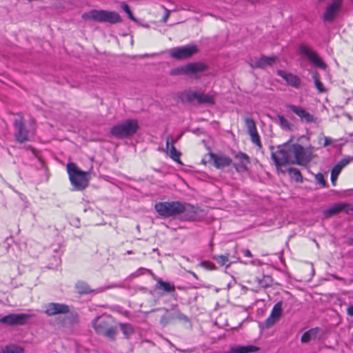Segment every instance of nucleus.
Here are the masks:
<instances>
[{
	"label": "nucleus",
	"instance_id": "obj_1",
	"mask_svg": "<svg viewBox=\"0 0 353 353\" xmlns=\"http://www.w3.org/2000/svg\"><path fill=\"white\" fill-rule=\"evenodd\" d=\"M312 148L304 149L297 143H285L279 147L276 152H272V158L277 170L285 172L283 167L290 164L307 165L312 159Z\"/></svg>",
	"mask_w": 353,
	"mask_h": 353
},
{
	"label": "nucleus",
	"instance_id": "obj_2",
	"mask_svg": "<svg viewBox=\"0 0 353 353\" xmlns=\"http://www.w3.org/2000/svg\"><path fill=\"white\" fill-rule=\"evenodd\" d=\"M139 129L137 119H125L113 125L110 130V134L119 139L132 137Z\"/></svg>",
	"mask_w": 353,
	"mask_h": 353
},
{
	"label": "nucleus",
	"instance_id": "obj_3",
	"mask_svg": "<svg viewBox=\"0 0 353 353\" xmlns=\"http://www.w3.org/2000/svg\"><path fill=\"white\" fill-rule=\"evenodd\" d=\"M67 172L73 190L82 191L88 186V172L80 170L74 163L70 162L67 164Z\"/></svg>",
	"mask_w": 353,
	"mask_h": 353
},
{
	"label": "nucleus",
	"instance_id": "obj_4",
	"mask_svg": "<svg viewBox=\"0 0 353 353\" xmlns=\"http://www.w3.org/2000/svg\"><path fill=\"white\" fill-rule=\"evenodd\" d=\"M82 19L85 21L92 20L99 23H109L115 24L121 22L119 14L114 11L105 10H92L83 13Z\"/></svg>",
	"mask_w": 353,
	"mask_h": 353
},
{
	"label": "nucleus",
	"instance_id": "obj_5",
	"mask_svg": "<svg viewBox=\"0 0 353 353\" xmlns=\"http://www.w3.org/2000/svg\"><path fill=\"white\" fill-rule=\"evenodd\" d=\"M95 332L100 334L114 339L117 335V328L112 325V318L108 315L97 316L92 322Z\"/></svg>",
	"mask_w": 353,
	"mask_h": 353
},
{
	"label": "nucleus",
	"instance_id": "obj_6",
	"mask_svg": "<svg viewBox=\"0 0 353 353\" xmlns=\"http://www.w3.org/2000/svg\"><path fill=\"white\" fill-rule=\"evenodd\" d=\"M14 128L15 139L21 143L30 141V137L34 133L33 128L25 124L23 116L21 114H18L14 120Z\"/></svg>",
	"mask_w": 353,
	"mask_h": 353
},
{
	"label": "nucleus",
	"instance_id": "obj_7",
	"mask_svg": "<svg viewBox=\"0 0 353 353\" xmlns=\"http://www.w3.org/2000/svg\"><path fill=\"white\" fill-rule=\"evenodd\" d=\"M180 201L158 202L154 205V209L161 218H175L179 215L181 210Z\"/></svg>",
	"mask_w": 353,
	"mask_h": 353
},
{
	"label": "nucleus",
	"instance_id": "obj_8",
	"mask_svg": "<svg viewBox=\"0 0 353 353\" xmlns=\"http://www.w3.org/2000/svg\"><path fill=\"white\" fill-rule=\"evenodd\" d=\"M157 310H163L165 312V314L161 317L159 321L160 324L163 327H165L176 319L181 322H190V319L180 311L176 304L172 305L170 309L161 307L157 309Z\"/></svg>",
	"mask_w": 353,
	"mask_h": 353
},
{
	"label": "nucleus",
	"instance_id": "obj_9",
	"mask_svg": "<svg viewBox=\"0 0 353 353\" xmlns=\"http://www.w3.org/2000/svg\"><path fill=\"white\" fill-rule=\"evenodd\" d=\"M285 112L289 117H292V114H294L298 116L302 122L305 123H315L316 118L310 112L306 111L304 108L301 106L295 105L292 104H285Z\"/></svg>",
	"mask_w": 353,
	"mask_h": 353
},
{
	"label": "nucleus",
	"instance_id": "obj_10",
	"mask_svg": "<svg viewBox=\"0 0 353 353\" xmlns=\"http://www.w3.org/2000/svg\"><path fill=\"white\" fill-rule=\"evenodd\" d=\"M32 315L30 314H9L0 319V323L10 326L24 325L28 323Z\"/></svg>",
	"mask_w": 353,
	"mask_h": 353
},
{
	"label": "nucleus",
	"instance_id": "obj_11",
	"mask_svg": "<svg viewBox=\"0 0 353 353\" xmlns=\"http://www.w3.org/2000/svg\"><path fill=\"white\" fill-rule=\"evenodd\" d=\"M198 52L195 45H187L181 47L173 48L170 51V56L176 59H185L190 58Z\"/></svg>",
	"mask_w": 353,
	"mask_h": 353
},
{
	"label": "nucleus",
	"instance_id": "obj_12",
	"mask_svg": "<svg viewBox=\"0 0 353 353\" xmlns=\"http://www.w3.org/2000/svg\"><path fill=\"white\" fill-rule=\"evenodd\" d=\"M208 65L203 63L196 62L190 63L184 66L176 68L172 70V74H197L201 72H203L208 69Z\"/></svg>",
	"mask_w": 353,
	"mask_h": 353
},
{
	"label": "nucleus",
	"instance_id": "obj_13",
	"mask_svg": "<svg viewBox=\"0 0 353 353\" xmlns=\"http://www.w3.org/2000/svg\"><path fill=\"white\" fill-rule=\"evenodd\" d=\"M121 284L112 283L109 285L99 288L96 290H92L90 288V287L89 286V285L83 281H78L76 283L75 286H74L77 292L80 294H89L91 292L101 293V292H103L105 290L111 289V288H121Z\"/></svg>",
	"mask_w": 353,
	"mask_h": 353
},
{
	"label": "nucleus",
	"instance_id": "obj_14",
	"mask_svg": "<svg viewBox=\"0 0 353 353\" xmlns=\"http://www.w3.org/2000/svg\"><path fill=\"white\" fill-rule=\"evenodd\" d=\"M182 100L189 103L196 101L199 104H213L214 103L213 95L199 92H188L182 98Z\"/></svg>",
	"mask_w": 353,
	"mask_h": 353
},
{
	"label": "nucleus",
	"instance_id": "obj_15",
	"mask_svg": "<svg viewBox=\"0 0 353 353\" xmlns=\"http://www.w3.org/2000/svg\"><path fill=\"white\" fill-rule=\"evenodd\" d=\"M299 50L301 54L305 56L314 65L322 69H325L326 64L310 47L302 44L299 46Z\"/></svg>",
	"mask_w": 353,
	"mask_h": 353
},
{
	"label": "nucleus",
	"instance_id": "obj_16",
	"mask_svg": "<svg viewBox=\"0 0 353 353\" xmlns=\"http://www.w3.org/2000/svg\"><path fill=\"white\" fill-rule=\"evenodd\" d=\"M208 155L210 161H213L214 166L217 169H224L232 163V159L225 154L210 152Z\"/></svg>",
	"mask_w": 353,
	"mask_h": 353
},
{
	"label": "nucleus",
	"instance_id": "obj_17",
	"mask_svg": "<svg viewBox=\"0 0 353 353\" xmlns=\"http://www.w3.org/2000/svg\"><path fill=\"white\" fill-rule=\"evenodd\" d=\"M343 0H332L327 6L324 14L323 21L332 22L336 17L342 7Z\"/></svg>",
	"mask_w": 353,
	"mask_h": 353
},
{
	"label": "nucleus",
	"instance_id": "obj_18",
	"mask_svg": "<svg viewBox=\"0 0 353 353\" xmlns=\"http://www.w3.org/2000/svg\"><path fill=\"white\" fill-rule=\"evenodd\" d=\"M180 208L179 216L181 220L193 221L197 219V208L194 205L181 202Z\"/></svg>",
	"mask_w": 353,
	"mask_h": 353
},
{
	"label": "nucleus",
	"instance_id": "obj_19",
	"mask_svg": "<svg viewBox=\"0 0 353 353\" xmlns=\"http://www.w3.org/2000/svg\"><path fill=\"white\" fill-rule=\"evenodd\" d=\"M350 211L353 212V205L347 203H338L324 211V216L326 218L331 217L341 212L348 214Z\"/></svg>",
	"mask_w": 353,
	"mask_h": 353
},
{
	"label": "nucleus",
	"instance_id": "obj_20",
	"mask_svg": "<svg viewBox=\"0 0 353 353\" xmlns=\"http://www.w3.org/2000/svg\"><path fill=\"white\" fill-rule=\"evenodd\" d=\"M154 290L158 291V294L160 296H163L165 294H172L174 293L176 288L174 283L165 281L162 279H159L154 286Z\"/></svg>",
	"mask_w": 353,
	"mask_h": 353
},
{
	"label": "nucleus",
	"instance_id": "obj_21",
	"mask_svg": "<svg viewBox=\"0 0 353 353\" xmlns=\"http://www.w3.org/2000/svg\"><path fill=\"white\" fill-rule=\"evenodd\" d=\"M70 307L63 303H49L46 305L45 313L48 316H54L59 314H68Z\"/></svg>",
	"mask_w": 353,
	"mask_h": 353
},
{
	"label": "nucleus",
	"instance_id": "obj_22",
	"mask_svg": "<svg viewBox=\"0 0 353 353\" xmlns=\"http://www.w3.org/2000/svg\"><path fill=\"white\" fill-rule=\"evenodd\" d=\"M283 302H277L273 307L270 316L266 319V327L274 325L280 319L282 314Z\"/></svg>",
	"mask_w": 353,
	"mask_h": 353
},
{
	"label": "nucleus",
	"instance_id": "obj_23",
	"mask_svg": "<svg viewBox=\"0 0 353 353\" xmlns=\"http://www.w3.org/2000/svg\"><path fill=\"white\" fill-rule=\"evenodd\" d=\"M245 123L248 131L252 137V142L261 146L259 136L257 133L254 120L252 119L246 117L245 119Z\"/></svg>",
	"mask_w": 353,
	"mask_h": 353
},
{
	"label": "nucleus",
	"instance_id": "obj_24",
	"mask_svg": "<svg viewBox=\"0 0 353 353\" xmlns=\"http://www.w3.org/2000/svg\"><path fill=\"white\" fill-rule=\"evenodd\" d=\"M278 74L281 77L288 85L298 87L300 83V79L292 73H288L284 70H278Z\"/></svg>",
	"mask_w": 353,
	"mask_h": 353
},
{
	"label": "nucleus",
	"instance_id": "obj_25",
	"mask_svg": "<svg viewBox=\"0 0 353 353\" xmlns=\"http://www.w3.org/2000/svg\"><path fill=\"white\" fill-rule=\"evenodd\" d=\"M235 157L239 161L238 163H234L236 170L237 171L245 170L247 169V164L250 163L248 156L243 152H239L236 154Z\"/></svg>",
	"mask_w": 353,
	"mask_h": 353
},
{
	"label": "nucleus",
	"instance_id": "obj_26",
	"mask_svg": "<svg viewBox=\"0 0 353 353\" xmlns=\"http://www.w3.org/2000/svg\"><path fill=\"white\" fill-rule=\"evenodd\" d=\"M259 347L253 345H236L231 348L232 353H250L256 352Z\"/></svg>",
	"mask_w": 353,
	"mask_h": 353
},
{
	"label": "nucleus",
	"instance_id": "obj_27",
	"mask_svg": "<svg viewBox=\"0 0 353 353\" xmlns=\"http://www.w3.org/2000/svg\"><path fill=\"white\" fill-rule=\"evenodd\" d=\"M274 121L285 130L292 131L294 128V125L289 122L283 116L277 115L274 118Z\"/></svg>",
	"mask_w": 353,
	"mask_h": 353
},
{
	"label": "nucleus",
	"instance_id": "obj_28",
	"mask_svg": "<svg viewBox=\"0 0 353 353\" xmlns=\"http://www.w3.org/2000/svg\"><path fill=\"white\" fill-rule=\"evenodd\" d=\"M319 332L320 329L319 327L312 328L310 330L305 332L301 336V342L303 343H307L311 340L314 339Z\"/></svg>",
	"mask_w": 353,
	"mask_h": 353
},
{
	"label": "nucleus",
	"instance_id": "obj_29",
	"mask_svg": "<svg viewBox=\"0 0 353 353\" xmlns=\"http://www.w3.org/2000/svg\"><path fill=\"white\" fill-rule=\"evenodd\" d=\"M285 172H288L290 178L294 180L296 182H302L303 176L300 170L295 168H289L286 170H283Z\"/></svg>",
	"mask_w": 353,
	"mask_h": 353
},
{
	"label": "nucleus",
	"instance_id": "obj_30",
	"mask_svg": "<svg viewBox=\"0 0 353 353\" xmlns=\"http://www.w3.org/2000/svg\"><path fill=\"white\" fill-rule=\"evenodd\" d=\"M121 331L123 334L125 339H129L134 333L133 326L130 323H119Z\"/></svg>",
	"mask_w": 353,
	"mask_h": 353
},
{
	"label": "nucleus",
	"instance_id": "obj_31",
	"mask_svg": "<svg viewBox=\"0 0 353 353\" xmlns=\"http://www.w3.org/2000/svg\"><path fill=\"white\" fill-rule=\"evenodd\" d=\"M23 348L15 344H10L0 350V353H23Z\"/></svg>",
	"mask_w": 353,
	"mask_h": 353
},
{
	"label": "nucleus",
	"instance_id": "obj_32",
	"mask_svg": "<svg viewBox=\"0 0 353 353\" xmlns=\"http://www.w3.org/2000/svg\"><path fill=\"white\" fill-rule=\"evenodd\" d=\"M250 65L253 68H265V56L262 55L259 59H251Z\"/></svg>",
	"mask_w": 353,
	"mask_h": 353
},
{
	"label": "nucleus",
	"instance_id": "obj_33",
	"mask_svg": "<svg viewBox=\"0 0 353 353\" xmlns=\"http://www.w3.org/2000/svg\"><path fill=\"white\" fill-rule=\"evenodd\" d=\"M170 151V157L172 158V159L174 160V161L179 162L180 156L181 154L180 152L176 150V148L174 146V144H171Z\"/></svg>",
	"mask_w": 353,
	"mask_h": 353
},
{
	"label": "nucleus",
	"instance_id": "obj_34",
	"mask_svg": "<svg viewBox=\"0 0 353 353\" xmlns=\"http://www.w3.org/2000/svg\"><path fill=\"white\" fill-rule=\"evenodd\" d=\"M341 170L339 169V167H334L332 170V172H331V181H332V183L335 185H336V181L337 180V178L339 175V174L341 173Z\"/></svg>",
	"mask_w": 353,
	"mask_h": 353
},
{
	"label": "nucleus",
	"instance_id": "obj_35",
	"mask_svg": "<svg viewBox=\"0 0 353 353\" xmlns=\"http://www.w3.org/2000/svg\"><path fill=\"white\" fill-rule=\"evenodd\" d=\"M121 8L128 14V17L129 19H130L132 21H136V19L134 18V17L128 4L123 3L121 4Z\"/></svg>",
	"mask_w": 353,
	"mask_h": 353
},
{
	"label": "nucleus",
	"instance_id": "obj_36",
	"mask_svg": "<svg viewBox=\"0 0 353 353\" xmlns=\"http://www.w3.org/2000/svg\"><path fill=\"white\" fill-rule=\"evenodd\" d=\"M213 259H214L221 265H224L228 261V255L214 256Z\"/></svg>",
	"mask_w": 353,
	"mask_h": 353
},
{
	"label": "nucleus",
	"instance_id": "obj_37",
	"mask_svg": "<svg viewBox=\"0 0 353 353\" xmlns=\"http://www.w3.org/2000/svg\"><path fill=\"white\" fill-rule=\"evenodd\" d=\"M353 160V158L347 157L342 159L339 162H338L334 166L339 167V169L342 170V169L345 167L347 165L350 163V162Z\"/></svg>",
	"mask_w": 353,
	"mask_h": 353
},
{
	"label": "nucleus",
	"instance_id": "obj_38",
	"mask_svg": "<svg viewBox=\"0 0 353 353\" xmlns=\"http://www.w3.org/2000/svg\"><path fill=\"white\" fill-rule=\"evenodd\" d=\"M183 134H180L176 137V139H173L171 135H169L167 137L166 140V148L167 149L169 148L170 144H174L176 143L182 137Z\"/></svg>",
	"mask_w": 353,
	"mask_h": 353
},
{
	"label": "nucleus",
	"instance_id": "obj_39",
	"mask_svg": "<svg viewBox=\"0 0 353 353\" xmlns=\"http://www.w3.org/2000/svg\"><path fill=\"white\" fill-rule=\"evenodd\" d=\"M146 272H150L151 273V271L150 270H148L146 268H139L136 272L132 273L130 276V277H137V276H139L140 275H142V274H145Z\"/></svg>",
	"mask_w": 353,
	"mask_h": 353
},
{
	"label": "nucleus",
	"instance_id": "obj_40",
	"mask_svg": "<svg viewBox=\"0 0 353 353\" xmlns=\"http://www.w3.org/2000/svg\"><path fill=\"white\" fill-rule=\"evenodd\" d=\"M201 265L206 270H213L216 269L214 263L210 261H203L201 262Z\"/></svg>",
	"mask_w": 353,
	"mask_h": 353
},
{
	"label": "nucleus",
	"instance_id": "obj_41",
	"mask_svg": "<svg viewBox=\"0 0 353 353\" xmlns=\"http://www.w3.org/2000/svg\"><path fill=\"white\" fill-rule=\"evenodd\" d=\"M67 319L72 324L77 323L79 322V315L77 313H70L67 315Z\"/></svg>",
	"mask_w": 353,
	"mask_h": 353
},
{
	"label": "nucleus",
	"instance_id": "obj_42",
	"mask_svg": "<svg viewBox=\"0 0 353 353\" xmlns=\"http://www.w3.org/2000/svg\"><path fill=\"white\" fill-rule=\"evenodd\" d=\"M315 179L318 183L322 185L323 187L327 186V183L324 179V175L322 173H318L315 176Z\"/></svg>",
	"mask_w": 353,
	"mask_h": 353
},
{
	"label": "nucleus",
	"instance_id": "obj_43",
	"mask_svg": "<svg viewBox=\"0 0 353 353\" xmlns=\"http://www.w3.org/2000/svg\"><path fill=\"white\" fill-rule=\"evenodd\" d=\"M312 78H313V79L314 81L316 88H323V84L321 82L319 77V75L317 74H316V73L313 74H312Z\"/></svg>",
	"mask_w": 353,
	"mask_h": 353
},
{
	"label": "nucleus",
	"instance_id": "obj_44",
	"mask_svg": "<svg viewBox=\"0 0 353 353\" xmlns=\"http://www.w3.org/2000/svg\"><path fill=\"white\" fill-rule=\"evenodd\" d=\"M333 143V139L329 137H324L323 147H327Z\"/></svg>",
	"mask_w": 353,
	"mask_h": 353
},
{
	"label": "nucleus",
	"instance_id": "obj_45",
	"mask_svg": "<svg viewBox=\"0 0 353 353\" xmlns=\"http://www.w3.org/2000/svg\"><path fill=\"white\" fill-rule=\"evenodd\" d=\"M347 313L349 316H353V305H350L347 307Z\"/></svg>",
	"mask_w": 353,
	"mask_h": 353
},
{
	"label": "nucleus",
	"instance_id": "obj_46",
	"mask_svg": "<svg viewBox=\"0 0 353 353\" xmlns=\"http://www.w3.org/2000/svg\"><path fill=\"white\" fill-rule=\"evenodd\" d=\"M243 254L245 256L251 257L252 256L251 252L249 250H243Z\"/></svg>",
	"mask_w": 353,
	"mask_h": 353
},
{
	"label": "nucleus",
	"instance_id": "obj_47",
	"mask_svg": "<svg viewBox=\"0 0 353 353\" xmlns=\"http://www.w3.org/2000/svg\"><path fill=\"white\" fill-rule=\"evenodd\" d=\"M54 261H55L57 265H59L61 263L60 255L54 256Z\"/></svg>",
	"mask_w": 353,
	"mask_h": 353
},
{
	"label": "nucleus",
	"instance_id": "obj_48",
	"mask_svg": "<svg viewBox=\"0 0 353 353\" xmlns=\"http://www.w3.org/2000/svg\"><path fill=\"white\" fill-rule=\"evenodd\" d=\"M165 11H166V14H165V15L164 16V17H163V21H164L165 22L168 20V17H169V15H170V11H169V10H168L167 9H165Z\"/></svg>",
	"mask_w": 353,
	"mask_h": 353
},
{
	"label": "nucleus",
	"instance_id": "obj_49",
	"mask_svg": "<svg viewBox=\"0 0 353 353\" xmlns=\"http://www.w3.org/2000/svg\"><path fill=\"white\" fill-rule=\"evenodd\" d=\"M272 61H273V59L266 57V59H265L266 65L271 64Z\"/></svg>",
	"mask_w": 353,
	"mask_h": 353
},
{
	"label": "nucleus",
	"instance_id": "obj_50",
	"mask_svg": "<svg viewBox=\"0 0 353 353\" xmlns=\"http://www.w3.org/2000/svg\"><path fill=\"white\" fill-rule=\"evenodd\" d=\"M126 254H133V252L132 250H128V251H127Z\"/></svg>",
	"mask_w": 353,
	"mask_h": 353
},
{
	"label": "nucleus",
	"instance_id": "obj_51",
	"mask_svg": "<svg viewBox=\"0 0 353 353\" xmlns=\"http://www.w3.org/2000/svg\"><path fill=\"white\" fill-rule=\"evenodd\" d=\"M190 273L193 275V276H194V277H195L196 279H197V276H196V274L194 272H191Z\"/></svg>",
	"mask_w": 353,
	"mask_h": 353
},
{
	"label": "nucleus",
	"instance_id": "obj_52",
	"mask_svg": "<svg viewBox=\"0 0 353 353\" xmlns=\"http://www.w3.org/2000/svg\"><path fill=\"white\" fill-rule=\"evenodd\" d=\"M320 92H323L324 91H325L326 90H323V89H321V90H319Z\"/></svg>",
	"mask_w": 353,
	"mask_h": 353
},
{
	"label": "nucleus",
	"instance_id": "obj_53",
	"mask_svg": "<svg viewBox=\"0 0 353 353\" xmlns=\"http://www.w3.org/2000/svg\"><path fill=\"white\" fill-rule=\"evenodd\" d=\"M250 263H252V264H254H254H256V263H255V261H250Z\"/></svg>",
	"mask_w": 353,
	"mask_h": 353
},
{
	"label": "nucleus",
	"instance_id": "obj_54",
	"mask_svg": "<svg viewBox=\"0 0 353 353\" xmlns=\"http://www.w3.org/2000/svg\"><path fill=\"white\" fill-rule=\"evenodd\" d=\"M29 148H31V150L34 152V148H32L31 147Z\"/></svg>",
	"mask_w": 353,
	"mask_h": 353
}]
</instances>
